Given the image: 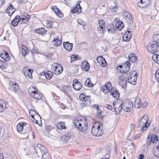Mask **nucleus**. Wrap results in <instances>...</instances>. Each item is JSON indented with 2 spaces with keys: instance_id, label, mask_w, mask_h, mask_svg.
Wrapping results in <instances>:
<instances>
[{
  "instance_id": "nucleus-1",
  "label": "nucleus",
  "mask_w": 159,
  "mask_h": 159,
  "mask_svg": "<svg viewBox=\"0 0 159 159\" xmlns=\"http://www.w3.org/2000/svg\"><path fill=\"white\" fill-rule=\"evenodd\" d=\"M74 125L81 132L86 131L88 128V124L86 118L80 116L76 118L74 122Z\"/></svg>"
},
{
  "instance_id": "nucleus-2",
  "label": "nucleus",
  "mask_w": 159,
  "mask_h": 159,
  "mask_svg": "<svg viewBox=\"0 0 159 159\" xmlns=\"http://www.w3.org/2000/svg\"><path fill=\"white\" fill-rule=\"evenodd\" d=\"M148 116L147 115H144V116L141 118L139 122V126L141 128L142 131L146 130L149 125L148 121Z\"/></svg>"
},
{
  "instance_id": "nucleus-3",
  "label": "nucleus",
  "mask_w": 159,
  "mask_h": 159,
  "mask_svg": "<svg viewBox=\"0 0 159 159\" xmlns=\"http://www.w3.org/2000/svg\"><path fill=\"white\" fill-rule=\"evenodd\" d=\"M102 125L99 123L94 124L91 129L92 134L95 136H99L103 134V131L102 129Z\"/></svg>"
},
{
  "instance_id": "nucleus-4",
  "label": "nucleus",
  "mask_w": 159,
  "mask_h": 159,
  "mask_svg": "<svg viewBox=\"0 0 159 159\" xmlns=\"http://www.w3.org/2000/svg\"><path fill=\"white\" fill-rule=\"evenodd\" d=\"M34 149L38 156L39 157L45 155V154L47 153L46 148L44 146L39 144H37L34 146Z\"/></svg>"
},
{
  "instance_id": "nucleus-5",
  "label": "nucleus",
  "mask_w": 159,
  "mask_h": 159,
  "mask_svg": "<svg viewBox=\"0 0 159 159\" xmlns=\"http://www.w3.org/2000/svg\"><path fill=\"white\" fill-rule=\"evenodd\" d=\"M147 49L150 52L154 53L159 51V43L154 41V42L149 43L147 46Z\"/></svg>"
},
{
  "instance_id": "nucleus-6",
  "label": "nucleus",
  "mask_w": 159,
  "mask_h": 159,
  "mask_svg": "<svg viewBox=\"0 0 159 159\" xmlns=\"http://www.w3.org/2000/svg\"><path fill=\"white\" fill-rule=\"evenodd\" d=\"M28 92L31 97L36 99L39 100L41 98V94L38 93L35 87L34 86H31L29 88Z\"/></svg>"
},
{
  "instance_id": "nucleus-7",
  "label": "nucleus",
  "mask_w": 159,
  "mask_h": 159,
  "mask_svg": "<svg viewBox=\"0 0 159 159\" xmlns=\"http://www.w3.org/2000/svg\"><path fill=\"white\" fill-rule=\"evenodd\" d=\"M130 63L129 61H126L125 64L118 66L117 68V70L119 71V72L120 73H127L130 69Z\"/></svg>"
},
{
  "instance_id": "nucleus-8",
  "label": "nucleus",
  "mask_w": 159,
  "mask_h": 159,
  "mask_svg": "<svg viewBox=\"0 0 159 159\" xmlns=\"http://www.w3.org/2000/svg\"><path fill=\"white\" fill-rule=\"evenodd\" d=\"M52 69L54 74L57 75L60 74L63 70L62 66L58 63H54L52 65Z\"/></svg>"
},
{
  "instance_id": "nucleus-9",
  "label": "nucleus",
  "mask_w": 159,
  "mask_h": 159,
  "mask_svg": "<svg viewBox=\"0 0 159 159\" xmlns=\"http://www.w3.org/2000/svg\"><path fill=\"white\" fill-rule=\"evenodd\" d=\"M101 90L105 94L110 92L112 89V87L110 82L108 81L106 82L105 84L102 86L101 87Z\"/></svg>"
},
{
  "instance_id": "nucleus-10",
  "label": "nucleus",
  "mask_w": 159,
  "mask_h": 159,
  "mask_svg": "<svg viewBox=\"0 0 159 159\" xmlns=\"http://www.w3.org/2000/svg\"><path fill=\"white\" fill-rule=\"evenodd\" d=\"M99 26H98L97 30L100 34L103 33L105 29V24L104 21L102 20H100L98 21Z\"/></svg>"
},
{
  "instance_id": "nucleus-11",
  "label": "nucleus",
  "mask_w": 159,
  "mask_h": 159,
  "mask_svg": "<svg viewBox=\"0 0 159 159\" xmlns=\"http://www.w3.org/2000/svg\"><path fill=\"white\" fill-rule=\"evenodd\" d=\"M151 3L150 0H140L137 4V6L140 8H144L149 6Z\"/></svg>"
},
{
  "instance_id": "nucleus-12",
  "label": "nucleus",
  "mask_w": 159,
  "mask_h": 159,
  "mask_svg": "<svg viewBox=\"0 0 159 159\" xmlns=\"http://www.w3.org/2000/svg\"><path fill=\"white\" fill-rule=\"evenodd\" d=\"M29 115H31L32 118L34 119L33 120V122L36 124L38 123V120H36L35 118H38L39 119H41V117L37 113L35 112L33 110H30L29 111Z\"/></svg>"
},
{
  "instance_id": "nucleus-13",
  "label": "nucleus",
  "mask_w": 159,
  "mask_h": 159,
  "mask_svg": "<svg viewBox=\"0 0 159 159\" xmlns=\"http://www.w3.org/2000/svg\"><path fill=\"white\" fill-rule=\"evenodd\" d=\"M82 84L77 79H74L73 81V87L76 90H80L82 88Z\"/></svg>"
},
{
  "instance_id": "nucleus-14",
  "label": "nucleus",
  "mask_w": 159,
  "mask_h": 159,
  "mask_svg": "<svg viewBox=\"0 0 159 159\" xmlns=\"http://www.w3.org/2000/svg\"><path fill=\"white\" fill-rule=\"evenodd\" d=\"M121 105L122 104L120 103L119 104L118 103H115V104L113 103V107L115 110V114L118 115L120 114L122 108H123V106H121Z\"/></svg>"
},
{
  "instance_id": "nucleus-15",
  "label": "nucleus",
  "mask_w": 159,
  "mask_h": 159,
  "mask_svg": "<svg viewBox=\"0 0 159 159\" xmlns=\"http://www.w3.org/2000/svg\"><path fill=\"white\" fill-rule=\"evenodd\" d=\"M10 90L14 92H16L18 89V85L16 82L13 81H10Z\"/></svg>"
},
{
  "instance_id": "nucleus-16",
  "label": "nucleus",
  "mask_w": 159,
  "mask_h": 159,
  "mask_svg": "<svg viewBox=\"0 0 159 159\" xmlns=\"http://www.w3.org/2000/svg\"><path fill=\"white\" fill-rule=\"evenodd\" d=\"M23 72L26 76L29 78L32 77V74L33 71L28 68V67H25L23 68Z\"/></svg>"
},
{
  "instance_id": "nucleus-17",
  "label": "nucleus",
  "mask_w": 159,
  "mask_h": 159,
  "mask_svg": "<svg viewBox=\"0 0 159 159\" xmlns=\"http://www.w3.org/2000/svg\"><path fill=\"white\" fill-rule=\"evenodd\" d=\"M116 27L120 30L124 27V25L122 21L120 20L118 18H116L114 20Z\"/></svg>"
},
{
  "instance_id": "nucleus-18",
  "label": "nucleus",
  "mask_w": 159,
  "mask_h": 159,
  "mask_svg": "<svg viewBox=\"0 0 159 159\" xmlns=\"http://www.w3.org/2000/svg\"><path fill=\"white\" fill-rule=\"evenodd\" d=\"M151 139V142H148L147 141L146 143L147 145H150L152 142L154 144L157 143L158 140V136L156 135L153 134L152 136Z\"/></svg>"
},
{
  "instance_id": "nucleus-19",
  "label": "nucleus",
  "mask_w": 159,
  "mask_h": 159,
  "mask_svg": "<svg viewBox=\"0 0 159 159\" xmlns=\"http://www.w3.org/2000/svg\"><path fill=\"white\" fill-rule=\"evenodd\" d=\"M52 42L54 46H59L61 43V38L59 37V36H56L54 38Z\"/></svg>"
},
{
  "instance_id": "nucleus-20",
  "label": "nucleus",
  "mask_w": 159,
  "mask_h": 159,
  "mask_svg": "<svg viewBox=\"0 0 159 159\" xmlns=\"http://www.w3.org/2000/svg\"><path fill=\"white\" fill-rule=\"evenodd\" d=\"M63 46L64 48L68 51H70L72 50L73 47V43H70L68 42H63Z\"/></svg>"
},
{
  "instance_id": "nucleus-21",
  "label": "nucleus",
  "mask_w": 159,
  "mask_h": 159,
  "mask_svg": "<svg viewBox=\"0 0 159 159\" xmlns=\"http://www.w3.org/2000/svg\"><path fill=\"white\" fill-rule=\"evenodd\" d=\"M0 57L7 61H9L11 58L8 54L5 51H4L3 53H0Z\"/></svg>"
},
{
  "instance_id": "nucleus-22",
  "label": "nucleus",
  "mask_w": 159,
  "mask_h": 159,
  "mask_svg": "<svg viewBox=\"0 0 159 159\" xmlns=\"http://www.w3.org/2000/svg\"><path fill=\"white\" fill-rule=\"evenodd\" d=\"M26 123L23 122H21L19 123L17 125V129L19 132H21L26 127Z\"/></svg>"
},
{
  "instance_id": "nucleus-23",
  "label": "nucleus",
  "mask_w": 159,
  "mask_h": 159,
  "mask_svg": "<svg viewBox=\"0 0 159 159\" xmlns=\"http://www.w3.org/2000/svg\"><path fill=\"white\" fill-rule=\"evenodd\" d=\"M131 37V33L129 31H128L123 36V40L125 42L128 41L130 40Z\"/></svg>"
},
{
  "instance_id": "nucleus-24",
  "label": "nucleus",
  "mask_w": 159,
  "mask_h": 159,
  "mask_svg": "<svg viewBox=\"0 0 159 159\" xmlns=\"http://www.w3.org/2000/svg\"><path fill=\"white\" fill-rule=\"evenodd\" d=\"M129 103L128 102V104L127 103L126 104H123V109L125 111L127 112L131 110L133 106L132 103L131 102L130 103L129 105Z\"/></svg>"
},
{
  "instance_id": "nucleus-25",
  "label": "nucleus",
  "mask_w": 159,
  "mask_h": 159,
  "mask_svg": "<svg viewBox=\"0 0 159 159\" xmlns=\"http://www.w3.org/2000/svg\"><path fill=\"white\" fill-rule=\"evenodd\" d=\"M15 11V8L13 7V6L11 5L9 6L6 11V13H7L9 16H11Z\"/></svg>"
},
{
  "instance_id": "nucleus-26",
  "label": "nucleus",
  "mask_w": 159,
  "mask_h": 159,
  "mask_svg": "<svg viewBox=\"0 0 159 159\" xmlns=\"http://www.w3.org/2000/svg\"><path fill=\"white\" fill-rule=\"evenodd\" d=\"M82 68L85 71H87L90 68V65L89 63L86 61H84L82 64Z\"/></svg>"
},
{
  "instance_id": "nucleus-27",
  "label": "nucleus",
  "mask_w": 159,
  "mask_h": 159,
  "mask_svg": "<svg viewBox=\"0 0 159 159\" xmlns=\"http://www.w3.org/2000/svg\"><path fill=\"white\" fill-rule=\"evenodd\" d=\"M35 32L42 35H44L46 34L47 30H45L43 28H41L35 30Z\"/></svg>"
},
{
  "instance_id": "nucleus-28",
  "label": "nucleus",
  "mask_w": 159,
  "mask_h": 159,
  "mask_svg": "<svg viewBox=\"0 0 159 159\" xmlns=\"http://www.w3.org/2000/svg\"><path fill=\"white\" fill-rule=\"evenodd\" d=\"M110 94L111 96L116 99H117L119 97V94L118 91L116 90L113 89L110 92Z\"/></svg>"
},
{
  "instance_id": "nucleus-29",
  "label": "nucleus",
  "mask_w": 159,
  "mask_h": 159,
  "mask_svg": "<svg viewBox=\"0 0 159 159\" xmlns=\"http://www.w3.org/2000/svg\"><path fill=\"white\" fill-rule=\"evenodd\" d=\"M20 19V17L19 16H16L15 18L12 21L11 23L12 25L14 26H17Z\"/></svg>"
},
{
  "instance_id": "nucleus-30",
  "label": "nucleus",
  "mask_w": 159,
  "mask_h": 159,
  "mask_svg": "<svg viewBox=\"0 0 159 159\" xmlns=\"http://www.w3.org/2000/svg\"><path fill=\"white\" fill-rule=\"evenodd\" d=\"M134 103L135 107L139 109L141 106L140 98H136L134 100Z\"/></svg>"
},
{
  "instance_id": "nucleus-31",
  "label": "nucleus",
  "mask_w": 159,
  "mask_h": 159,
  "mask_svg": "<svg viewBox=\"0 0 159 159\" xmlns=\"http://www.w3.org/2000/svg\"><path fill=\"white\" fill-rule=\"evenodd\" d=\"M79 98L80 100L84 101H86L90 100V97L89 96H86L84 94L82 93L80 94Z\"/></svg>"
},
{
  "instance_id": "nucleus-32",
  "label": "nucleus",
  "mask_w": 159,
  "mask_h": 159,
  "mask_svg": "<svg viewBox=\"0 0 159 159\" xmlns=\"http://www.w3.org/2000/svg\"><path fill=\"white\" fill-rule=\"evenodd\" d=\"M21 48L23 55L24 56H25L29 52L27 48L25 45L22 44L21 46Z\"/></svg>"
},
{
  "instance_id": "nucleus-33",
  "label": "nucleus",
  "mask_w": 159,
  "mask_h": 159,
  "mask_svg": "<svg viewBox=\"0 0 159 159\" xmlns=\"http://www.w3.org/2000/svg\"><path fill=\"white\" fill-rule=\"evenodd\" d=\"M125 19L128 23H130L132 22V17L129 13L128 12L125 13Z\"/></svg>"
},
{
  "instance_id": "nucleus-34",
  "label": "nucleus",
  "mask_w": 159,
  "mask_h": 159,
  "mask_svg": "<svg viewBox=\"0 0 159 159\" xmlns=\"http://www.w3.org/2000/svg\"><path fill=\"white\" fill-rule=\"evenodd\" d=\"M71 11L73 13H77V14H79L81 11L80 6L79 5H78L75 8L71 10Z\"/></svg>"
},
{
  "instance_id": "nucleus-35",
  "label": "nucleus",
  "mask_w": 159,
  "mask_h": 159,
  "mask_svg": "<svg viewBox=\"0 0 159 159\" xmlns=\"http://www.w3.org/2000/svg\"><path fill=\"white\" fill-rule=\"evenodd\" d=\"M153 152L155 156L157 157H159V144L156 148H153Z\"/></svg>"
},
{
  "instance_id": "nucleus-36",
  "label": "nucleus",
  "mask_w": 159,
  "mask_h": 159,
  "mask_svg": "<svg viewBox=\"0 0 159 159\" xmlns=\"http://www.w3.org/2000/svg\"><path fill=\"white\" fill-rule=\"evenodd\" d=\"M70 138V136L68 134L63 135L61 137V141L62 142L65 143L68 141Z\"/></svg>"
},
{
  "instance_id": "nucleus-37",
  "label": "nucleus",
  "mask_w": 159,
  "mask_h": 159,
  "mask_svg": "<svg viewBox=\"0 0 159 159\" xmlns=\"http://www.w3.org/2000/svg\"><path fill=\"white\" fill-rule=\"evenodd\" d=\"M129 60L132 62H135L137 60V58L134 54H130L128 56Z\"/></svg>"
},
{
  "instance_id": "nucleus-38",
  "label": "nucleus",
  "mask_w": 159,
  "mask_h": 159,
  "mask_svg": "<svg viewBox=\"0 0 159 159\" xmlns=\"http://www.w3.org/2000/svg\"><path fill=\"white\" fill-rule=\"evenodd\" d=\"M6 106L5 102L3 100H0V112H2Z\"/></svg>"
},
{
  "instance_id": "nucleus-39",
  "label": "nucleus",
  "mask_w": 159,
  "mask_h": 159,
  "mask_svg": "<svg viewBox=\"0 0 159 159\" xmlns=\"http://www.w3.org/2000/svg\"><path fill=\"white\" fill-rule=\"evenodd\" d=\"M57 127L58 129H66L64 123L59 122L57 124Z\"/></svg>"
},
{
  "instance_id": "nucleus-40",
  "label": "nucleus",
  "mask_w": 159,
  "mask_h": 159,
  "mask_svg": "<svg viewBox=\"0 0 159 159\" xmlns=\"http://www.w3.org/2000/svg\"><path fill=\"white\" fill-rule=\"evenodd\" d=\"M137 78V76H136L133 77H130V76H129L128 81L129 83L131 84H133L134 82H136Z\"/></svg>"
},
{
  "instance_id": "nucleus-41",
  "label": "nucleus",
  "mask_w": 159,
  "mask_h": 159,
  "mask_svg": "<svg viewBox=\"0 0 159 159\" xmlns=\"http://www.w3.org/2000/svg\"><path fill=\"white\" fill-rule=\"evenodd\" d=\"M53 76V73L51 71H48L46 72V78L47 80L51 79Z\"/></svg>"
},
{
  "instance_id": "nucleus-42",
  "label": "nucleus",
  "mask_w": 159,
  "mask_h": 159,
  "mask_svg": "<svg viewBox=\"0 0 159 159\" xmlns=\"http://www.w3.org/2000/svg\"><path fill=\"white\" fill-rule=\"evenodd\" d=\"M152 59L155 62L159 64V55H153L152 56Z\"/></svg>"
},
{
  "instance_id": "nucleus-43",
  "label": "nucleus",
  "mask_w": 159,
  "mask_h": 159,
  "mask_svg": "<svg viewBox=\"0 0 159 159\" xmlns=\"http://www.w3.org/2000/svg\"><path fill=\"white\" fill-rule=\"evenodd\" d=\"M84 84L85 86L88 87H90L92 86V84L89 78L87 79L86 80Z\"/></svg>"
},
{
  "instance_id": "nucleus-44",
  "label": "nucleus",
  "mask_w": 159,
  "mask_h": 159,
  "mask_svg": "<svg viewBox=\"0 0 159 159\" xmlns=\"http://www.w3.org/2000/svg\"><path fill=\"white\" fill-rule=\"evenodd\" d=\"M24 129L25 133H27L31 131V128L30 125L27 124L26 123V127L25 128H24Z\"/></svg>"
},
{
  "instance_id": "nucleus-45",
  "label": "nucleus",
  "mask_w": 159,
  "mask_h": 159,
  "mask_svg": "<svg viewBox=\"0 0 159 159\" xmlns=\"http://www.w3.org/2000/svg\"><path fill=\"white\" fill-rule=\"evenodd\" d=\"M30 16L28 14L26 15L25 16L24 18H23L21 19L22 20H25V22H24L25 23H26L29 21L30 18Z\"/></svg>"
},
{
  "instance_id": "nucleus-46",
  "label": "nucleus",
  "mask_w": 159,
  "mask_h": 159,
  "mask_svg": "<svg viewBox=\"0 0 159 159\" xmlns=\"http://www.w3.org/2000/svg\"><path fill=\"white\" fill-rule=\"evenodd\" d=\"M110 9L113 13H115L117 10V7L116 6H111Z\"/></svg>"
},
{
  "instance_id": "nucleus-47",
  "label": "nucleus",
  "mask_w": 159,
  "mask_h": 159,
  "mask_svg": "<svg viewBox=\"0 0 159 159\" xmlns=\"http://www.w3.org/2000/svg\"><path fill=\"white\" fill-rule=\"evenodd\" d=\"M46 25L48 27L51 28L53 26V22L52 21L50 20L47 21Z\"/></svg>"
},
{
  "instance_id": "nucleus-48",
  "label": "nucleus",
  "mask_w": 159,
  "mask_h": 159,
  "mask_svg": "<svg viewBox=\"0 0 159 159\" xmlns=\"http://www.w3.org/2000/svg\"><path fill=\"white\" fill-rule=\"evenodd\" d=\"M77 21L79 25H80L83 26H85V22L83 21L81 19H79L77 20Z\"/></svg>"
},
{
  "instance_id": "nucleus-49",
  "label": "nucleus",
  "mask_w": 159,
  "mask_h": 159,
  "mask_svg": "<svg viewBox=\"0 0 159 159\" xmlns=\"http://www.w3.org/2000/svg\"><path fill=\"white\" fill-rule=\"evenodd\" d=\"M135 76H137V72L135 71L131 72L129 75L130 77H135Z\"/></svg>"
},
{
  "instance_id": "nucleus-50",
  "label": "nucleus",
  "mask_w": 159,
  "mask_h": 159,
  "mask_svg": "<svg viewBox=\"0 0 159 159\" xmlns=\"http://www.w3.org/2000/svg\"><path fill=\"white\" fill-rule=\"evenodd\" d=\"M101 62V63L99 64L103 67L107 65V62L104 58Z\"/></svg>"
},
{
  "instance_id": "nucleus-51",
  "label": "nucleus",
  "mask_w": 159,
  "mask_h": 159,
  "mask_svg": "<svg viewBox=\"0 0 159 159\" xmlns=\"http://www.w3.org/2000/svg\"><path fill=\"white\" fill-rule=\"evenodd\" d=\"M118 80H119L120 82L125 81V76L124 75H121L119 76L118 78Z\"/></svg>"
},
{
  "instance_id": "nucleus-52",
  "label": "nucleus",
  "mask_w": 159,
  "mask_h": 159,
  "mask_svg": "<svg viewBox=\"0 0 159 159\" xmlns=\"http://www.w3.org/2000/svg\"><path fill=\"white\" fill-rule=\"evenodd\" d=\"M77 56L75 55H72L71 57V60L70 61L71 62H72L74 61L75 60H77Z\"/></svg>"
},
{
  "instance_id": "nucleus-53",
  "label": "nucleus",
  "mask_w": 159,
  "mask_h": 159,
  "mask_svg": "<svg viewBox=\"0 0 159 159\" xmlns=\"http://www.w3.org/2000/svg\"><path fill=\"white\" fill-rule=\"evenodd\" d=\"M53 127L51 126L47 125L46 126V129L47 131L49 132L52 129Z\"/></svg>"
},
{
  "instance_id": "nucleus-54",
  "label": "nucleus",
  "mask_w": 159,
  "mask_h": 159,
  "mask_svg": "<svg viewBox=\"0 0 159 159\" xmlns=\"http://www.w3.org/2000/svg\"><path fill=\"white\" fill-rule=\"evenodd\" d=\"M68 86L66 85H63L61 88L62 90L64 92H66L68 90Z\"/></svg>"
},
{
  "instance_id": "nucleus-55",
  "label": "nucleus",
  "mask_w": 159,
  "mask_h": 159,
  "mask_svg": "<svg viewBox=\"0 0 159 159\" xmlns=\"http://www.w3.org/2000/svg\"><path fill=\"white\" fill-rule=\"evenodd\" d=\"M104 58L101 56H99L97 58V62L99 63H100L101 61H102Z\"/></svg>"
},
{
  "instance_id": "nucleus-56",
  "label": "nucleus",
  "mask_w": 159,
  "mask_h": 159,
  "mask_svg": "<svg viewBox=\"0 0 159 159\" xmlns=\"http://www.w3.org/2000/svg\"><path fill=\"white\" fill-rule=\"evenodd\" d=\"M51 9L53 10L54 12L56 13L57 11H58V9L56 6H53L51 7Z\"/></svg>"
},
{
  "instance_id": "nucleus-57",
  "label": "nucleus",
  "mask_w": 159,
  "mask_h": 159,
  "mask_svg": "<svg viewBox=\"0 0 159 159\" xmlns=\"http://www.w3.org/2000/svg\"><path fill=\"white\" fill-rule=\"evenodd\" d=\"M4 62L3 61H0V68L2 69H4L5 67L3 65Z\"/></svg>"
},
{
  "instance_id": "nucleus-58",
  "label": "nucleus",
  "mask_w": 159,
  "mask_h": 159,
  "mask_svg": "<svg viewBox=\"0 0 159 159\" xmlns=\"http://www.w3.org/2000/svg\"><path fill=\"white\" fill-rule=\"evenodd\" d=\"M156 77L158 82H159V70H157L156 73Z\"/></svg>"
},
{
  "instance_id": "nucleus-59",
  "label": "nucleus",
  "mask_w": 159,
  "mask_h": 159,
  "mask_svg": "<svg viewBox=\"0 0 159 159\" xmlns=\"http://www.w3.org/2000/svg\"><path fill=\"white\" fill-rule=\"evenodd\" d=\"M55 13L57 15L60 17H61L62 16L63 14L62 13L59 11V10L58 11H57Z\"/></svg>"
},
{
  "instance_id": "nucleus-60",
  "label": "nucleus",
  "mask_w": 159,
  "mask_h": 159,
  "mask_svg": "<svg viewBox=\"0 0 159 159\" xmlns=\"http://www.w3.org/2000/svg\"><path fill=\"white\" fill-rule=\"evenodd\" d=\"M153 38L154 39H157L158 40L156 42H157L158 43H159V34H157L155 35Z\"/></svg>"
},
{
  "instance_id": "nucleus-61",
  "label": "nucleus",
  "mask_w": 159,
  "mask_h": 159,
  "mask_svg": "<svg viewBox=\"0 0 159 159\" xmlns=\"http://www.w3.org/2000/svg\"><path fill=\"white\" fill-rule=\"evenodd\" d=\"M40 157H41V159H48V157L46 155L41 156Z\"/></svg>"
},
{
  "instance_id": "nucleus-62",
  "label": "nucleus",
  "mask_w": 159,
  "mask_h": 159,
  "mask_svg": "<svg viewBox=\"0 0 159 159\" xmlns=\"http://www.w3.org/2000/svg\"><path fill=\"white\" fill-rule=\"evenodd\" d=\"M135 127V125L134 124H131L130 125V128L131 130H133L134 129Z\"/></svg>"
},
{
  "instance_id": "nucleus-63",
  "label": "nucleus",
  "mask_w": 159,
  "mask_h": 159,
  "mask_svg": "<svg viewBox=\"0 0 159 159\" xmlns=\"http://www.w3.org/2000/svg\"><path fill=\"white\" fill-rule=\"evenodd\" d=\"M148 103L146 102H144L142 106L143 107H146L148 106Z\"/></svg>"
},
{
  "instance_id": "nucleus-64",
  "label": "nucleus",
  "mask_w": 159,
  "mask_h": 159,
  "mask_svg": "<svg viewBox=\"0 0 159 159\" xmlns=\"http://www.w3.org/2000/svg\"><path fill=\"white\" fill-rule=\"evenodd\" d=\"M139 159H143L144 157V156L143 154H140L139 155Z\"/></svg>"
}]
</instances>
